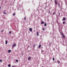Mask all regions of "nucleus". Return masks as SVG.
<instances>
[{
    "label": "nucleus",
    "mask_w": 67,
    "mask_h": 67,
    "mask_svg": "<svg viewBox=\"0 0 67 67\" xmlns=\"http://www.w3.org/2000/svg\"><path fill=\"white\" fill-rule=\"evenodd\" d=\"M41 24H44V22L43 21H42L41 22Z\"/></svg>",
    "instance_id": "423d86ee"
},
{
    "label": "nucleus",
    "mask_w": 67,
    "mask_h": 67,
    "mask_svg": "<svg viewBox=\"0 0 67 67\" xmlns=\"http://www.w3.org/2000/svg\"><path fill=\"white\" fill-rule=\"evenodd\" d=\"M29 31H30V32H32V29L31 28H30L29 29Z\"/></svg>",
    "instance_id": "7ed1b4c3"
},
{
    "label": "nucleus",
    "mask_w": 67,
    "mask_h": 67,
    "mask_svg": "<svg viewBox=\"0 0 67 67\" xmlns=\"http://www.w3.org/2000/svg\"><path fill=\"white\" fill-rule=\"evenodd\" d=\"M42 52H43V51H42Z\"/></svg>",
    "instance_id": "7c9ffc66"
},
{
    "label": "nucleus",
    "mask_w": 67,
    "mask_h": 67,
    "mask_svg": "<svg viewBox=\"0 0 67 67\" xmlns=\"http://www.w3.org/2000/svg\"><path fill=\"white\" fill-rule=\"evenodd\" d=\"M24 19L25 20H26V18H25V17Z\"/></svg>",
    "instance_id": "5701e85b"
},
{
    "label": "nucleus",
    "mask_w": 67,
    "mask_h": 67,
    "mask_svg": "<svg viewBox=\"0 0 67 67\" xmlns=\"http://www.w3.org/2000/svg\"><path fill=\"white\" fill-rule=\"evenodd\" d=\"M53 61H54L55 60V58H54V57H53Z\"/></svg>",
    "instance_id": "6ab92c4d"
},
{
    "label": "nucleus",
    "mask_w": 67,
    "mask_h": 67,
    "mask_svg": "<svg viewBox=\"0 0 67 67\" xmlns=\"http://www.w3.org/2000/svg\"><path fill=\"white\" fill-rule=\"evenodd\" d=\"M55 4H57V2H56V1H55Z\"/></svg>",
    "instance_id": "1a4fd4ad"
},
{
    "label": "nucleus",
    "mask_w": 67,
    "mask_h": 67,
    "mask_svg": "<svg viewBox=\"0 0 67 67\" xmlns=\"http://www.w3.org/2000/svg\"><path fill=\"white\" fill-rule=\"evenodd\" d=\"M61 34H62V37H63V38H65V36H64V34H63V33L62 32Z\"/></svg>",
    "instance_id": "f257e3e1"
},
{
    "label": "nucleus",
    "mask_w": 67,
    "mask_h": 67,
    "mask_svg": "<svg viewBox=\"0 0 67 67\" xmlns=\"http://www.w3.org/2000/svg\"><path fill=\"white\" fill-rule=\"evenodd\" d=\"M37 36H38V32H37Z\"/></svg>",
    "instance_id": "ddd939ff"
},
{
    "label": "nucleus",
    "mask_w": 67,
    "mask_h": 67,
    "mask_svg": "<svg viewBox=\"0 0 67 67\" xmlns=\"http://www.w3.org/2000/svg\"><path fill=\"white\" fill-rule=\"evenodd\" d=\"M36 45V44H34L33 47H35Z\"/></svg>",
    "instance_id": "dca6fc26"
},
{
    "label": "nucleus",
    "mask_w": 67,
    "mask_h": 67,
    "mask_svg": "<svg viewBox=\"0 0 67 67\" xmlns=\"http://www.w3.org/2000/svg\"><path fill=\"white\" fill-rule=\"evenodd\" d=\"M8 67H11V65L9 64L8 65Z\"/></svg>",
    "instance_id": "9b49d317"
},
{
    "label": "nucleus",
    "mask_w": 67,
    "mask_h": 67,
    "mask_svg": "<svg viewBox=\"0 0 67 67\" xmlns=\"http://www.w3.org/2000/svg\"><path fill=\"white\" fill-rule=\"evenodd\" d=\"M9 34H11V31H10L9 32Z\"/></svg>",
    "instance_id": "412c9836"
},
{
    "label": "nucleus",
    "mask_w": 67,
    "mask_h": 67,
    "mask_svg": "<svg viewBox=\"0 0 67 67\" xmlns=\"http://www.w3.org/2000/svg\"><path fill=\"white\" fill-rule=\"evenodd\" d=\"M51 45V43H50L49 45Z\"/></svg>",
    "instance_id": "2f4dec72"
},
{
    "label": "nucleus",
    "mask_w": 67,
    "mask_h": 67,
    "mask_svg": "<svg viewBox=\"0 0 67 67\" xmlns=\"http://www.w3.org/2000/svg\"><path fill=\"white\" fill-rule=\"evenodd\" d=\"M41 46H42V45L41 44L39 45L38 46V48H41Z\"/></svg>",
    "instance_id": "20e7f679"
},
{
    "label": "nucleus",
    "mask_w": 67,
    "mask_h": 67,
    "mask_svg": "<svg viewBox=\"0 0 67 67\" xmlns=\"http://www.w3.org/2000/svg\"><path fill=\"white\" fill-rule=\"evenodd\" d=\"M49 12L50 13H51V12H50V10L49 11Z\"/></svg>",
    "instance_id": "c85d7f7f"
},
{
    "label": "nucleus",
    "mask_w": 67,
    "mask_h": 67,
    "mask_svg": "<svg viewBox=\"0 0 67 67\" xmlns=\"http://www.w3.org/2000/svg\"><path fill=\"white\" fill-rule=\"evenodd\" d=\"M3 13H4V14H6V13L5 12V11H4L3 12Z\"/></svg>",
    "instance_id": "f8f14e48"
},
{
    "label": "nucleus",
    "mask_w": 67,
    "mask_h": 67,
    "mask_svg": "<svg viewBox=\"0 0 67 67\" xmlns=\"http://www.w3.org/2000/svg\"><path fill=\"white\" fill-rule=\"evenodd\" d=\"M1 7H0V10L1 9Z\"/></svg>",
    "instance_id": "bb28decb"
},
{
    "label": "nucleus",
    "mask_w": 67,
    "mask_h": 67,
    "mask_svg": "<svg viewBox=\"0 0 67 67\" xmlns=\"http://www.w3.org/2000/svg\"><path fill=\"white\" fill-rule=\"evenodd\" d=\"M14 66H13L12 67H14Z\"/></svg>",
    "instance_id": "cd10ccee"
},
{
    "label": "nucleus",
    "mask_w": 67,
    "mask_h": 67,
    "mask_svg": "<svg viewBox=\"0 0 67 67\" xmlns=\"http://www.w3.org/2000/svg\"><path fill=\"white\" fill-rule=\"evenodd\" d=\"M13 47H14V46H16V45H15V44H13Z\"/></svg>",
    "instance_id": "39448f33"
},
{
    "label": "nucleus",
    "mask_w": 67,
    "mask_h": 67,
    "mask_svg": "<svg viewBox=\"0 0 67 67\" xmlns=\"http://www.w3.org/2000/svg\"><path fill=\"white\" fill-rule=\"evenodd\" d=\"M1 31L2 32H3V30H2Z\"/></svg>",
    "instance_id": "a878e982"
},
{
    "label": "nucleus",
    "mask_w": 67,
    "mask_h": 67,
    "mask_svg": "<svg viewBox=\"0 0 67 67\" xmlns=\"http://www.w3.org/2000/svg\"><path fill=\"white\" fill-rule=\"evenodd\" d=\"M59 4H58L59 5Z\"/></svg>",
    "instance_id": "f704fd0d"
},
{
    "label": "nucleus",
    "mask_w": 67,
    "mask_h": 67,
    "mask_svg": "<svg viewBox=\"0 0 67 67\" xmlns=\"http://www.w3.org/2000/svg\"><path fill=\"white\" fill-rule=\"evenodd\" d=\"M55 14V12H54L53 13V15H54Z\"/></svg>",
    "instance_id": "393cba45"
},
{
    "label": "nucleus",
    "mask_w": 67,
    "mask_h": 67,
    "mask_svg": "<svg viewBox=\"0 0 67 67\" xmlns=\"http://www.w3.org/2000/svg\"><path fill=\"white\" fill-rule=\"evenodd\" d=\"M46 25H47V24L46 23H44V26H46Z\"/></svg>",
    "instance_id": "f3484780"
},
{
    "label": "nucleus",
    "mask_w": 67,
    "mask_h": 67,
    "mask_svg": "<svg viewBox=\"0 0 67 67\" xmlns=\"http://www.w3.org/2000/svg\"><path fill=\"white\" fill-rule=\"evenodd\" d=\"M16 62H19V60H16Z\"/></svg>",
    "instance_id": "2eb2a0df"
},
{
    "label": "nucleus",
    "mask_w": 67,
    "mask_h": 67,
    "mask_svg": "<svg viewBox=\"0 0 67 67\" xmlns=\"http://www.w3.org/2000/svg\"><path fill=\"white\" fill-rule=\"evenodd\" d=\"M42 30H43L44 31H45V29H44V28H42Z\"/></svg>",
    "instance_id": "a211bd4d"
},
{
    "label": "nucleus",
    "mask_w": 67,
    "mask_h": 67,
    "mask_svg": "<svg viewBox=\"0 0 67 67\" xmlns=\"http://www.w3.org/2000/svg\"><path fill=\"white\" fill-rule=\"evenodd\" d=\"M5 44H7L8 43V42L7 41H5Z\"/></svg>",
    "instance_id": "9d476101"
},
{
    "label": "nucleus",
    "mask_w": 67,
    "mask_h": 67,
    "mask_svg": "<svg viewBox=\"0 0 67 67\" xmlns=\"http://www.w3.org/2000/svg\"><path fill=\"white\" fill-rule=\"evenodd\" d=\"M57 62L58 64H60V61H57Z\"/></svg>",
    "instance_id": "4468645a"
},
{
    "label": "nucleus",
    "mask_w": 67,
    "mask_h": 67,
    "mask_svg": "<svg viewBox=\"0 0 67 67\" xmlns=\"http://www.w3.org/2000/svg\"><path fill=\"white\" fill-rule=\"evenodd\" d=\"M42 48H43V47H42Z\"/></svg>",
    "instance_id": "473e14b6"
},
{
    "label": "nucleus",
    "mask_w": 67,
    "mask_h": 67,
    "mask_svg": "<svg viewBox=\"0 0 67 67\" xmlns=\"http://www.w3.org/2000/svg\"><path fill=\"white\" fill-rule=\"evenodd\" d=\"M63 20H64V21L65 20H66V18H64L63 19Z\"/></svg>",
    "instance_id": "6e6552de"
},
{
    "label": "nucleus",
    "mask_w": 67,
    "mask_h": 67,
    "mask_svg": "<svg viewBox=\"0 0 67 67\" xmlns=\"http://www.w3.org/2000/svg\"><path fill=\"white\" fill-rule=\"evenodd\" d=\"M59 14H60V13H59Z\"/></svg>",
    "instance_id": "c756f323"
},
{
    "label": "nucleus",
    "mask_w": 67,
    "mask_h": 67,
    "mask_svg": "<svg viewBox=\"0 0 67 67\" xmlns=\"http://www.w3.org/2000/svg\"><path fill=\"white\" fill-rule=\"evenodd\" d=\"M13 15H14V16L15 15V13H14L13 14Z\"/></svg>",
    "instance_id": "4be33fe9"
},
{
    "label": "nucleus",
    "mask_w": 67,
    "mask_h": 67,
    "mask_svg": "<svg viewBox=\"0 0 67 67\" xmlns=\"http://www.w3.org/2000/svg\"><path fill=\"white\" fill-rule=\"evenodd\" d=\"M42 67H44V66H42Z\"/></svg>",
    "instance_id": "72a5a7b5"
},
{
    "label": "nucleus",
    "mask_w": 67,
    "mask_h": 67,
    "mask_svg": "<svg viewBox=\"0 0 67 67\" xmlns=\"http://www.w3.org/2000/svg\"><path fill=\"white\" fill-rule=\"evenodd\" d=\"M31 57H29L28 58V60H31Z\"/></svg>",
    "instance_id": "f03ea898"
},
{
    "label": "nucleus",
    "mask_w": 67,
    "mask_h": 67,
    "mask_svg": "<svg viewBox=\"0 0 67 67\" xmlns=\"http://www.w3.org/2000/svg\"><path fill=\"white\" fill-rule=\"evenodd\" d=\"M0 62H2V60H0Z\"/></svg>",
    "instance_id": "b1692460"
},
{
    "label": "nucleus",
    "mask_w": 67,
    "mask_h": 67,
    "mask_svg": "<svg viewBox=\"0 0 67 67\" xmlns=\"http://www.w3.org/2000/svg\"><path fill=\"white\" fill-rule=\"evenodd\" d=\"M63 24H65V21L63 22Z\"/></svg>",
    "instance_id": "aec40b11"
},
{
    "label": "nucleus",
    "mask_w": 67,
    "mask_h": 67,
    "mask_svg": "<svg viewBox=\"0 0 67 67\" xmlns=\"http://www.w3.org/2000/svg\"><path fill=\"white\" fill-rule=\"evenodd\" d=\"M11 52V51L10 50H9L8 51V53H10Z\"/></svg>",
    "instance_id": "0eeeda50"
}]
</instances>
